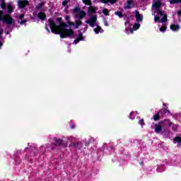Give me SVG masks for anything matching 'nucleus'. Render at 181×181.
Instances as JSON below:
<instances>
[{
    "label": "nucleus",
    "mask_w": 181,
    "mask_h": 181,
    "mask_svg": "<svg viewBox=\"0 0 181 181\" xmlns=\"http://www.w3.org/2000/svg\"><path fill=\"white\" fill-rule=\"evenodd\" d=\"M52 33H54V35H59L62 39H67V37L74 36V30L71 28H65L63 30H54L52 28Z\"/></svg>",
    "instance_id": "obj_1"
},
{
    "label": "nucleus",
    "mask_w": 181,
    "mask_h": 181,
    "mask_svg": "<svg viewBox=\"0 0 181 181\" xmlns=\"http://www.w3.org/2000/svg\"><path fill=\"white\" fill-rule=\"evenodd\" d=\"M97 22V16L95 15H90V18L86 21V23H88L90 26V28H94L95 25L97 26L96 28L94 29V32L96 33V35H98V33L104 32L103 28L100 25H98L95 24Z\"/></svg>",
    "instance_id": "obj_2"
},
{
    "label": "nucleus",
    "mask_w": 181,
    "mask_h": 181,
    "mask_svg": "<svg viewBox=\"0 0 181 181\" xmlns=\"http://www.w3.org/2000/svg\"><path fill=\"white\" fill-rule=\"evenodd\" d=\"M0 21H2L4 23H6L7 26L15 24V19L11 16V14L4 15V11L0 10Z\"/></svg>",
    "instance_id": "obj_3"
},
{
    "label": "nucleus",
    "mask_w": 181,
    "mask_h": 181,
    "mask_svg": "<svg viewBox=\"0 0 181 181\" xmlns=\"http://www.w3.org/2000/svg\"><path fill=\"white\" fill-rule=\"evenodd\" d=\"M49 26L50 28L51 32L52 29L54 30H63V29H66L67 26H69L66 23H61L59 25H56V22L53 21L52 18L48 19Z\"/></svg>",
    "instance_id": "obj_4"
},
{
    "label": "nucleus",
    "mask_w": 181,
    "mask_h": 181,
    "mask_svg": "<svg viewBox=\"0 0 181 181\" xmlns=\"http://www.w3.org/2000/svg\"><path fill=\"white\" fill-rule=\"evenodd\" d=\"M82 1L85 5L89 6L88 8V13H95V8L92 6L93 3L91 2V0H82Z\"/></svg>",
    "instance_id": "obj_5"
},
{
    "label": "nucleus",
    "mask_w": 181,
    "mask_h": 181,
    "mask_svg": "<svg viewBox=\"0 0 181 181\" xmlns=\"http://www.w3.org/2000/svg\"><path fill=\"white\" fill-rule=\"evenodd\" d=\"M27 5H29V1H28V0H24V1L19 0L18 1V6L21 9H23V8H25V6H26Z\"/></svg>",
    "instance_id": "obj_6"
},
{
    "label": "nucleus",
    "mask_w": 181,
    "mask_h": 181,
    "mask_svg": "<svg viewBox=\"0 0 181 181\" xmlns=\"http://www.w3.org/2000/svg\"><path fill=\"white\" fill-rule=\"evenodd\" d=\"M135 16L136 22H142V21H144V16L139 13V11H135Z\"/></svg>",
    "instance_id": "obj_7"
},
{
    "label": "nucleus",
    "mask_w": 181,
    "mask_h": 181,
    "mask_svg": "<svg viewBox=\"0 0 181 181\" xmlns=\"http://www.w3.org/2000/svg\"><path fill=\"white\" fill-rule=\"evenodd\" d=\"M152 6L155 8L156 11H159V9H160V6H162V2L158 0L152 4Z\"/></svg>",
    "instance_id": "obj_8"
},
{
    "label": "nucleus",
    "mask_w": 181,
    "mask_h": 181,
    "mask_svg": "<svg viewBox=\"0 0 181 181\" xmlns=\"http://www.w3.org/2000/svg\"><path fill=\"white\" fill-rule=\"evenodd\" d=\"M132 0H127V5L124 6V9H132V8H135V5L132 4Z\"/></svg>",
    "instance_id": "obj_9"
},
{
    "label": "nucleus",
    "mask_w": 181,
    "mask_h": 181,
    "mask_svg": "<svg viewBox=\"0 0 181 181\" xmlns=\"http://www.w3.org/2000/svg\"><path fill=\"white\" fill-rule=\"evenodd\" d=\"M54 141L56 142V144H54L55 146H60L63 144V139H57L54 137Z\"/></svg>",
    "instance_id": "obj_10"
},
{
    "label": "nucleus",
    "mask_w": 181,
    "mask_h": 181,
    "mask_svg": "<svg viewBox=\"0 0 181 181\" xmlns=\"http://www.w3.org/2000/svg\"><path fill=\"white\" fill-rule=\"evenodd\" d=\"M154 126H155V132H156V134H160V132H162V126L158 124H154Z\"/></svg>",
    "instance_id": "obj_11"
},
{
    "label": "nucleus",
    "mask_w": 181,
    "mask_h": 181,
    "mask_svg": "<svg viewBox=\"0 0 181 181\" xmlns=\"http://www.w3.org/2000/svg\"><path fill=\"white\" fill-rule=\"evenodd\" d=\"M37 18H39V19H40V21H46V18H47V16H46V13H43V12H40V13H38V14H37Z\"/></svg>",
    "instance_id": "obj_12"
},
{
    "label": "nucleus",
    "mask_w": 181,
    "mask_h": 181,
    "mask_svg": "<svg viewBox=\"0 0 181 181\" xmlns=\"http://www.w3.org/2000/svg\"><path fill=\"white\" fill-rule=\"evenodd\" d=\"M151 119H153V121H159V119H160V111L154 115Z\"/></svg>",
    "instance_id": "obj_13"
},
{
    "label": "nucleus",
    "mask_w": 181,
    "mask_h": 181,
    "mask_svg": "<svg viewBox=\"0 0 181 181\" xmlns=\"http://www.w3.org/2000/svg\"><path fill=\"white\" fill-rule=\"evenodd\" d=\"M7 15H11V13H12V12H13V6H12V5L11 4H8L7 5Z\"/></svg>",
    "instance_id": "obj_14"
},
{
    "label": "nucleus",
    "mask_w": 181,
    "mask_h": 181,
    "mask_svg": "<svg viewBox=\"0 0 181 181\" xmlns=\"http://www.w3.org/2000/svg\"><path fill=\"white\" fill-rule=\"evenodd\" d=\"M100 2H102V4H108V2H110L112 5H114V4L117 2V0H100Z\"/></svg>",
    "instance_id": "obj_15"
},
{
    "label": "nucleus",
    "mask_w": 181,
    "mask_h": 181,
    "mask_svg": "<svg viewBox=\"0 0 181 181\" xmlns=\"http://www.w3.org/2000/svg\"><path fill=\"white\" fill-rule=\"evenodd\" d=\"M86 16H87V13H86V11H81L79 12V19H83V18H86Z\"/></svg>",
    "instance_id": "obj_16"
},
{
    "label": "nucleus",
    "mask_w": 181,
    "mask_h": 181,
    "mask_svg": "<svg viewBox=\"0 0 181 181\" xmlns=\"http://www.w3.org/2000/svg\"><path fill=\"white\" fill-rule=\"evenodd\" d=\"M170 28L171 30H173V31L179 30V29H180V27L179 26V25H171Z\"/></svg>",
    "instance_id": "obj_17"
},
{
    "label": "nucleus",
    "mask_w": 181,
    "mask_h": 181,
    "mask_svg": "<svg viewBox=\"0 0 181 181\" xmlns=\"http://www.w3.org/2000/svg\"><path fill=\"white\" fill-rule=\"evenodd\" d=\"M1 3L0 4V6L1 9L5 10L6 9V2H5V0H1Z\"/></svg>",
    "instance_id": "obj_18"
},
{
    "label": "nucleus",
    "mask_w": 181,
    "mask_h": 181,
    "mask_svg": "<svg viewBox=\"0 0 181 181\" xmlns=\"http://www.w3.org/2000/svg\"><path fill=\"white\" fill-rule=\"evenodd\" d=\"M141 28V24L139 23H136L133 25V30H138Z\"/></svg>",
    "instance_id": "obj_19"
},
{
    "label": "nucleus",
    "mask_w": 181,
    "mask_h": 181,
    "mask_svg": "<svg viewBox=\"0 0 181 181\" xmlns=\"http://www.w3.org/2000/svg\"><path fill=\"white\" fill-rule=\"evenodd\" d=\"M83 25V21H76V25H75V29H78L79 26H81Z\"/></svg>",
    "instance_id": "obj_20"
},
{
    "label": "nucleus",
    "mask_w": 181,
    "mask_h": 181,
    "mask_svg": "<svg viewBox=\"0 0 181 181\" xmlns=\"http://www.w3.org/2000/svg\"><path fill=\"white\" fill-rule=\"evenodd\" d=\"M160 22H161L162 23L168 22V16L166 14H164Z\"/></svg>",
    "instance_id": "obj_21"
},
{
    "label": "nucleus",
    "mask_w": 181,
    "mask_h": 181,
    "mask_svg": "<svg viewBox=\"0 0 181 181\" xmlns=\"http://www.w3.org/2000/svg\"><path fill=\"white\" fill-rule=\"evenodd\" d=\"M174 142H177V144H178V145H181V137L180 136H176L174 139H173Z\"/></svg>",
    "instance_id": "obj_22"
},
{
    "label": "nucleus",
    "mask_w": 181,
    "mask_h": 181,
    "mask_svg": "<svg viewBox=\"0 0 181 181\" xmlns=\"http://www.w3.org/2000/svg\"><path fill=\"white\" fill-rule=\"evenodd\" d=\"M170 4L171 5H175V4H181V0H170Z\"/></svg>",
    "instance_id": "obj_23"
},
{
    "label": "nucleus",
    "mask_w": 181,
    "mask_h": 181,
    "mask_svg": "<svg viewBox=\"0 0 181 181\" xmlns=\"http://www.w3.org/2000/svg\"><path fill=\"white\" fill-rule=\"evenodd\" d=\"M115 15H116L119 18H124V14H122V11H115Z\"/></svg>",
    "instance_id": "obj_24"
},
{
    "label": "nucleus",
    "mask_w": 181,
    "mask_h": 181,
    "mask_svg": "<svg viewBox=\"0 0 181 181\" xmlns=\"http://www.w3.org/2000/svg\"><path fill=\"white\" fill-rule=\"evenodd\" d=\"M103 13L105 15V16H108L110 15V11L107 8H104L103 10Z\"/></svg>",
    "instance_id": "obj_25"
},
{
    "label": "nucleus",
    "mask_w": 181,
    "mask_h": 181,
    "mask_svg": "<svg viewBox=\"0 0 181 181\" xmlns=\"http://www.w3.org/2000/svg\"><path fill=\"white\" fill-rule=\"evenodd\" d=\"M25 18V14L21 13L17 17V21L19 22L20 21H22Z\"/></svg>",
    "instance_id": "obj_26"
},
{
    "label": "nucleus",
    "mask_w": 181,
    "mask_h": 181,
    "mask_svg": "<svg viewBox=\"0 0 181 181\" xmlns=\"http://www.w3.org/2000/svg\"><path fill=\"white\" fill-rule=\"evenodd\" d=\"M45 4H46V2L42 1L40 4H39L38 6H37V9H42V8H43V6H45Z\"/></svg>",
    "instance_id": "obj_27"
},
{
    "label": "nucleus",
    "mask_w": 181,
    "mask_h": 181,
    "mask_svg": "<svg viewBox=\"0 0 181 181\" xmlns=\"http://www.w3.org/2000/svg\"><path fill=\"white\" fill-rule=\"evenodd\" d=\"M166 29H168L166 25H163L161 28H160V32H166Z\"/></svg>",
    "instance_id": "obj_28"
},
{
    "label": "nucleus",
    "mask_w": 181,
    "mask_h": 181,
    "mask_svg": "<svg viewBox=\"0 0 181 181\" xmlns=\"http://www.w3.org/2000/svg\"><path fill=\"white\" fill-rule=\"evenodd\" d=\"M78 39H81V41L84 40V37L83 36V33H81L78 34Z\"/></svg>",
    "instance_id": "obj_29"
},
{
    "label": "nucleus",
    "mask_w": 181,
    "mask_h": 181,
    "mask_svg": "<svg viewBox=\"0 0 181 181\" xmlns=\"http://www.w3.org/2000/svg\"><path fill=\"white\" fill-rule=\"evenodd\" d=\"M139 125H141V127H144V125H145V122L144 121V119H141L139 121Z\"/></svg>",
    "instance_id": "obj_30"
},
{
    "label": "nucleus",
    "mask_w": 181,
    "mask_h": 181,
    "mask_svg": "<svg viewBox=\"0 0 181 181\" xmlns=\"http://www.w3.org/2000/svg\"><path fill=\"white\" fill-rule=\"evenodd\" d=\"M156 11V13H158V15H160V16H163V12L162 11H160V9L157 10V11Z\"/></svg>",
    "instance_id": "obj_31"
},
{
    "label": "nucleus",
    "mask_w": 181,
    "mask_h": 181,
    "mask_svg": "<svg viewBox=\"0 0 181 181\" xmlns=\"http://www.w3.org/2000/svg\"><path fill=\"white\" fill-rule=\"evenodd\" d=\"M26 22H28L27 20H22L18 21V23H20V25H26Z\"/></svg>",
    "instance_id": "obj_32"
},
{
    "label": "nucleus",
    "mask_w": 181,
    "mask_h": 181,
    "mask_svg": "<svg viewBox=\"0 0 181 181\" xmlns=\"http://www.w3.org/2000/svg\"><path fill=\"white\" fill-rule=\"evenodd\" d=\"M78 12H80V8L76 7V8H74V13H78Z\"/></svg>",
    "instance_id": "obj_33"
},
{
    "label": "nucleus",
    "mask_w": 181,
    "mask_h": 181,
    "mask_svg": "<svg viewBox=\"0 0 181 181\" xmlns=\"http://www.w3.org/2000/svg\"><path fill=\"white\" fill-rule=\"evenodd\" d=\"M69 2H70V0H65L62 2V6H66L67 5V4H69Z\"/></svg>",
    "instance_id": "obj_34"
},
{
    "label": "nucleus",
    "mask_w": 181,
    "mask_h": 181,
    "mask_svg": "<svg viewBox=\"0 0 181 181\" xmlns=\"http://www.w3.org/2000/svg\"><path fill=\"white\" fill-rule=\"evenodd\" d=\"M154 21H155V22H160V17H159L158 16H155Z\"/></svg>",
    "instance_id": "obj_35"
},
{
    "label": "nucleus",
    "mask_w": 181,
    "mask_h": 181,
    "mask_svg": "<svg viewBox=\"0 0 181 181\" xmlns=\"http://www.w3.org/2000/svg\"><path fill=\"white\" fill-rule=\"evenodd\" d=\"M172 129L173 131H175V132L177 131V125L173 124L172 127Z\"/></svg>",
    "instance_id": "obj_36"
},
{
    "label": "nucleus",
    "mask_w": 181,
    "mask_h": 181,
    "mask_svg": "<svg viewBox=\"0 0 181 181\" xmlns=\"http://www.w3.org/2000/svg\"><path fill=\"white\" fill-rule=\"evenodd\" d=\"M62 19H63V18H62V17L57 18L56 22H59V25H60V23H62Z\"/></svg>",
    "instance_id": "obj_37"
},
{
    "label": "nucleus",
    "mask_w": 181,
    "mask_h": 181,
    "mask_svg": "<svg viewBox=\"0 0 181 181\" xmlns=\"http://www.w3.org/2000/svg\"><path fill=\"white\" fill-rule=\"evenodd\" d=\"M166 112H168L169 114H170V111L168 110V109H164L161 112V114H166Z\"/></svg>",
    "instance_id": "obj_38"
},
{
    "label": "nucleus",
    "mask_w": 181,
    "mask_h": 181,
    "mask_svg": "<svg viewBox=\"0 0 181 181\" xmlns=\"http://www.w3.org/2000/svg\"><path fill=\"white\" fill-rule=\"evenodd\" d=\"M78 42H81V39L76 38V39L74 41V43H75V45H77V43H78Z\"/></svg>",
    "instance_id": "obj_39"
},
{
    "label": "nucleus",
    "mask_w": 181,
    "mask_h": 181,
    "mask_svg": "<svg viewBox=\"0 0 181 181\" xmlns=\"http://www.w3.org/2000/svg\"><path fill=\"white\" fill-rule=\"evenodd\" d=\"M69 26H74V23L71 22V21H68L67 22Z\"/></svg>",
    "instance_id": "obj_40"
},
{
    "label": "nucleus",
    "mask_w": 181,
    "mask_h": 181,
    "mask_svg": "<svg viewBox=\"0 0 181 181\" xmlns=\"http://www.w3.org/2000/svg\"><path fill=\"white\" fill-rule=\"evenodd\" d=\"M103 23H104L105 26H109L108 21H107V20H104Z\"/></svg>",
    "instance_id": "obj_41"
},
{
    "label": "nucleus",
    "mask_w": 181,
    "mask_h": 181,
    "mask_svg": "<svg viewBox=\"0 0 181 181\" xmlns=\"http://www.w3.org/2000/svg\"><path fill=\"white\" fill-rule=\"evenodd\" d=\"M72 146H73L74 148H77V146H78V143H73V144H72Z\"/></svg>",
    "instance_id": "obj_42"
},
{
    "label": "nucleus",
    "mask_w": 181,
    "mask_h": 181,
    "mask_svg": "<svg viewBox=\"0 0 181 181\" xmlns=\"http://www.w3.org/2000/svg\"><path fill=\"white\" fill-rule=\"evenodd\" d=\"M65 19L68 21L70 22V16H66Z\"/></svg>",
    "instance_id": "obj_43"
},
{
    "label": "nucleus",
    "mask_w": 181,
    "mask_h": 181,
    "mask_svg": "<svg viewBox=\"0 0 181 181\" xmlns=\"http://www.w3.org/2000/svg\"><path fill=\"white\" fill-rule=\"evenodd\" d=\"M45 29L48 32V33H50V30L49 29V27L47 26V25H46Z\"/></svg>",
    "instance_id": "obj_44"
},
{
    "label": "nucleus",
    "mask_w": 181,
    "mask_h": 181,
    "mask_svg": "<svg viewBox=\"0 0 181 181\" xmlns=\"http://www.w3.org/2000/svg\"><path fill=\"white\" fill-rule=\"evenodd\" d=\"M88 145H90V140L86 142V146H88Z\"/></svg>",
    "instance_id": "obj_45"
},
{
    "label": "nucleus",
    "mask_w": 181,
    "mask_h": 181,
    "mask_svg": "<svg viewBox=\"0 0 181 181\" xmlns=\"http://www.w3.org/2000/svg\"><path fill=\"white\" fill-rule=\"evenodd\" d=\"M3 45L4 44L2 43V41H0V47H2Z\"/></svg>",
    "instance_id": "obj_46"
},
{
    "label": "nucleus",
    "mask_w": 181,
    "mask_h": 181,
    "mask_svg": "<svg viewBox=\"0 0 181 181\" xmlns=\"http://www.w3.org/2000/svg\"><path fill=\"white\" fill-rule=\"evenodd\" d=\"M69 8V6H66V9H64V11L66 12V11H67V9Z\"/></svg>",
    "instance_id": "obj_47"
},
{
    "label": "nucleus",
    "mask_w": 181,
    "mask_h": 181,
    "mask_svg": "<svg viewBox=\"0 0 181 181\" xmlns=\"http://www.w3.org/2000/svg\"><path fill=\"white\" fill-rule=\"evenodd\" d=\"M172 125H173V123L170 122L169 123V127H172Z\"/></svg>",
    "instance_id": "obj_48"
},
{
    "label": "nucleus",
    "mask_w": 181,
    "mask_h": 181,
    "mask_svg": "<svg viewBox=\"0 0 181 181\" xmlns=\"http://www.w3.org/2000/svg\"><path fill=\"white\" fill-rule=\"evenodd\" d=\"M130 33H134V29H130Z\"/></svg>",
    "instance_id": "obj_49"
},
{
    "label": "nucleus",
    "mask_w": 181,
    "mask_h": 181,
    "mask_svg": "<svg viewBox=\"0 0 181 181\" xmlns=\"http://www.w3.org/2000/svg\"><path fill=\"white\" fill-rule=\"evenodd\" d=\"M33 155H34V156H36V155H37V153L36 151H35V152L33 153Z\"/></svg>",
    "instance_id": "obj_50"
},
{
    "label": "nucleus",
    "mask_w": 181,
    "mask_h": 181,
    "mask_svg": "<svg viewBox=\"0 0 181 181\" xmlns=\"http://www.w3.org/2000/svg\"><path fill=\"white\" fill-rule=\"evenodd\" d=\"M78 35H80V33H81V30H78Z\"/></svg>",
    "instance_id": "obj_51"
},
{
    "label": "nucleus",
    "mask_w": 181,
    "mask_h": 181,
    "mask_svg": "<svg viewBox=\"0 0 181 181\" xmlns=\"http://www.w3.org/2000/svg\"><path fill=\"white\" fill-rule=\"evenodd\" d=\"M76 126H74V124L71 125V128L74 129Z\"/></svg>",
    "instance_id": "obj_52"
},
{
    "label": "nucleus",
    "mask_w": 181,
    "mask_h": 181,
    "mask_svg": "<svg viewBox=\"0 0 181 181\" xmlns=\"http://www.w3.org/2000/svg\"><path fill=\"white\" fill-rule=\"evenodd\" d=\"M51 149L53 151V149H54V148H52Z\"/></svg>",
    "instance_id": "obj_53"
},
{
    "label": "nucleus",
    "mask_w": 181,
    "mask_h": 181,
    "mask_svg": "<svg viewBox=\"0 0 181 181\" xmlns=\"http://www.w3.org/2000/svg\"><path fill=\"white\" fill-rule=\"evenodd\" d=\"M143 2H144V1H145V0H141Z\"/></svg>",
    "instance_id": "obj_54"
}]
</instances>
